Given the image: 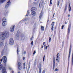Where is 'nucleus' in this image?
<instances>
[{
    "label": "nucleus",
    "mask_w": 73,
    "mask_h": 73,
    "mask_svg": "<svg viewBox=\"0 0 73 73\" xmlns=\"http://www.w3.org/2000/svg\"><path fill=\"white\" fill-rule=\"evenodd\" d=\"M9 35V32H6L5 33H0V39L2 40H4L5 37H8Z\"/></svg>",
    "instance_id": "1"
},
{
    "label": "nucleus",
    "mask_w": 73,
    "mask_h": 73,
    "mask_svg": "<svg viewBox=\"0 0 73 73\" xmlns=\"http://www.w3.org/2000/svg\"><path fill=\"white\" fill-rule=\"evenodd\" d=\"M7 48L5 46L2 49V50L1 51V56H3L4 54L7 55L8 54V51H7Z\"/></svg>",
    "instance_id": "2"
},
{
    "label": "nucleus",
    "mask_w": 73,
    "mask_h": 73,
    "mask_svg": "<svg viewBox=\"0 0 73 73\" xmlns=\"http://www.w3.org/2000/svg\"><path fill=\"white\" fill-rule=\"evenodd\" d=\"M2 70V73H7L5 67L3 66V64L0 65V70Z\"/></svg>",
    "instance_id": "3"
},
{
    "label": "nucleus",
    "mask_w": 73,
    "mask_h": 73,
    "mask_svg": "<svg viewBox=\"0 0 73 73\" xmlns=\"http://www.w3.org/2000/svg\"><path fill=\"white\" fill-rule=\"evenodd\" d=\"M31 11L32 12V15L33 16H35L36 15V12L35 11H37V8L36 7H32L31 9Z\"/></svg>",
    "instance_id": "4"
},
{
    "label": "nucleus",
    "mask_w": 73,
    "mask_h": 73,
    "mask_svg": "<svg viewBox=\"0 0 73 73\" xmlns=\"http://www.w3.org/2000/svg\"><path fill=\"white\" fill-rule=\"evenodd\" d=\"M71 27V23H69V25L68 27V31L67 35L69 36V33H70V27Z\"/></svg>",
    "instance_id": "5"
},
{
    "label": "nucleus",
    "mask_w": 73,
    "mask_h": 73,
    "mask_svg": "<svg viewBox=\"0 0 73 73\" xmlns=\"http://www.w3.org/2000/svg\"><path fill=\"white\" fill-rule=\"evenodd\" d=\"M11 4V2H10V0H9L5 5V8H8L9 7V4Z\"/></svg>",
    "instance_id": "6"
},
{
    "label": "nucleus",
    "mask_w": 73,
    "mask_h": 73,
    "mask_svg": "<svg viewBox=\"0 0 73 73\" xmlns=\"http://www.w3.org/2000/svg\"><path fill=\"white\" fill-rule=\"evenodd\" d=\"M72 50V45L70 44V46L69 50V53L68 54V60L70 58V53H71V51Z\"/></svg>",
    "instance_id": "7"
},
{
    "label": "nucleus",
    "mask_w": 73,
    "mask_h": 73,
    "mask_svg": "<svg viewBox=\"0 0 73 73\" xmlns=\"http://www.w3.org/2000/svg\"><path fill=\"white\" fill-rule=\"evenodd\" d=\"M18 69L19 70H21L22 69V66H21V63L20 62H19L18 64Z\"/></svg>",
    "instance_id": "8"
},
{
    "label": "nucleus",
    "mask_w": 73,
    "mask_h": 73,
    "mask_svg": "<svg viewBox=\"0 0 73 73\" xmlns=\"http://www.w3.org/2000/svg\"><path fill=\"white\" fill-rule=\"evenodd\" d=\"M9 43L10 45H13L14 43V41L13 38H11L9 40Z\"/></svg>",
    "instance_id": "9"
},
{
    "label": "nucleus",
    "mask_w": 73,
    "mask_h": 73,
    "mask_svg": "<svg viewBox=\"0 0 73 73\" xmlns=\"http://www.w3.org/2000/svg\"><path fill=\"white\" fill-rule=\"evenodd\" d=\"M2 59L3 62L4 63H5L7 61V57L5 56L2 58Z\"/></svg>",
    "instance_id": "10"
},
{
    "label": "nucleus",
    "mask_w": 73,
    "mask_h": 73,
    "mask_svg": "<svg viewBox=\"0 0 73 73\" xmlns=\"http://www.w3.org/2000/svg\"><path fill=\"white\" fill-rule=\"evenodd\" d=\"M41 64L40 63H39L38 68H39V73H41Z\"/></svg>",
    "instance_id": "11"
},
{
    "label": "nucleus",
    "mask_w": 73,
    "mask_h": 73,
    "mask_svg": "<svg viewBox=\"0 0 73 73\" xmlns=\"http://www.w3.org/2000/svg\"><path fill=\"white\" fill-rule=\"evenodd\" d=\"M21 40H24L25 39V36H24V34H22L21 35Z\"/></svg>",
    "instance_id": "12"
},
{
    "label": "nucleus",
    "mask_w": 73,
    "mask_h": 73,
    "mask_svg": "<svg viewBox=\"0 0 73 73\" xmlns=\"http://www.w3.org/2000/svg\"><path fill=\"white\" fill-rule=\"evenodd\" d=\"M15 27V26L14 25L11 27L10 29V32H13L14 31V28Z\"/></svg>",
    "instance_id": "13"
},
{
    "label": "nucleus",
    "mask_w": 73,
    "mask_h": 73,
    "mask_svg": "<svg viewBox=\"0 0 73 73\" xmlns=\"http://www.w3.org/2000/svg\"><path fill=\"white\" fill-rule=\"evenodd\" d=\"M7 21H3V23H2V25L3 26H5V25H7Z\"/></svg>",
    "instance_id": "14"
},
{
    "label": "nucleus",
    "mask_w": 73,
    "mask_h": 73,
    "mask_svg": "<svg viewBox=\"0 0 73 73\" xmlns=\"http://www.w3.org/2000/svg\"><path fill=\"white\" fill-rule=\"evenodd\" d=\"M20 35V32L19 30H18L17 32V36L18 37H19Z\"/></svg>",
    "instance_id": "15"
},
{
    "label": "nucleus",
    "mask_w": 73,
    "mask_h": 73,
    "mask_svg": "<svg viewBox=\"0 0 73 73\" xmlns=\"http://www.w3.org/2000/svg\"><path fill=\"white\" fill-rule=\"evenodd\" d=\"M55 66V60H53V69H54Z\"/></svg>",
    "instance_id": "16"
},
{
    "label": "nucleus",
    "mask_w": 73,
    "mask_h": 73,
    "mask_svg": "<svg viewBox=\"0 0 73 73\" xmlns=\"http://www.w3.org/2000/svg\"><path fill=\"white\" fill-rule=\"evenodd\" d=\"M43 14V13L42 11L41 12V13H40V16H39L40 20H41V17H42V16Z\"/></svg>",
    "instance_id": "17"
},
{
    "label": "nucleus",
    "mask_w": 73,
    "mask_h": 73,
    "mask_svg": "<svg viewBox=\"0 0 73 73\" xmlns=\"http://www.w3.org/2000/svg\"><path fill=\"white\" fill-rule=\"evenodd\" d=\"M70 3L69 6H68V8L69 9V12H70L71 10L72 9V7H70Z\"/></svg>",
    "instance_id": "18"
},
{
    "label": "nucleus",
    "mask_w": 73,
    "mask_h": 73,
    "mask_svg": "<svg viewBox=\"0 0 73 73\" xmlns=\"http://www.w3.org/2000/svg\"><path fill=\"white\" fill-rule=\"evenodd\" d=\"M36 64H37V59H35L34 61V66H36Z\"/></svg>",
    "instance_id": "19"
},
{
    "label": "nucleus",
    "mask_w": 73,
    "mask_h": 73,
    "mask_svg": "<svg viewBox=\"0 0 73 73\" xmlns=\"http://www.w3.org/2000/svg\"><path fill=\"white\" fill-rule=\"evenodd\" d=\"M67 5H66L65 6V9H64V13H65V12H66V10H67Z\"/></svg>",
    "instance_id": "20"
},
{
    "label": "nucleus",
    "mask_w": 73,
    "mask_h": 73,
    "mask_svg": "<svg viewBox=\"0 0 73 73\" xmlns=\"http://www.w3.org/2000/svg\"><path fill=\"white\" fill-rule=\"evenodd\" d=\"M73 65V53H72V65Z\"/></svg>",
    "instance_id": "21"
},
{
    "label": "nucleus",
    "mask_w": 73,
    "mask_h": 73,
    "mask_svg": "<svg viewBox=\"0 0 73 73\" xmlns=\"http://www.w3.org/2000/svg\"><path fill=\"white\" fill-rule=\"evenodd\" d=\"M41 31H44V27L43 26H42L41 27Z\"/></svg>",
    "instance_id": "22"
},
{
    "label": "nucleus",
    "mask_w": 73,
    "mask_h": 73,
    "mask_svg": "<svg viewBox=\"0 0 73 73\" xmlns=\"http://www.w3.org/2000/svg\"><path fill=\"white\" fill-rule=\"evenodd\" d=\"M19 47H17V54L18 55H19Z\"/></svg>",
    "instance_id": "23"
},
{
    "label": "nucleus",
    "mask_w": 73,
    "mask_h": 73,
    "mask_svg": "<svg viewBox=\"0 0 73 73\" xmlns=\"http://www.w3.org/2000/svg\"><path fill=\"white\" fill-rule=\"evenodd\" d=\"M31 62L30 61H29V64H28V66H29V69L30 68V67L31 66Z\"/></svg>",
    "instance_id": "24"
},
{
    "label": "nucleus",
    "mask_w": 73,
    "mask_h": 73,
    "mask_svg": "<svg viewBox=\"0 0 73 73\" xmlns=\"http://www.w3.org/2000/svg\"><path fill=\"white\" fill-rule=\"evenodd\" d=\"M29 10H28L27 12V13L26 14V16H28V15H29Z\"/></svg>",
    "instance_id": "25"
},
{
    "label": "nucleus",
    "mask_w": 73,
    "mask_h": 73,
    "mask_svg": "<svg viewBox=\"0 0 73 73\" xmlns=\"http://www.w3.org/2000/svg\"><path fill=\"white\" fill-rule=\"evenodd\" d=\"M6 0H1L0 1V2L1 3H4L5 1Z\"/></svg>",
    "instance_id": "26"
},
{
    "label": "nucleus",
    "mask_w": 73,
    "mask_h": 73,
    "mask_svg": "<svg viewBox=\"0 0 73 73\" xmlns=\"http://www.w3.org/2000/svg\"><path fill=\"white\" fill-rule=\"evenodd\" d=\"M3 45V43L2 42H1L0 43V47H1V46H2Z\"/></svg>",
    "instance_id": "27"
},
{
    "label": "nucleus",
    "mask_w": 73,
    "mask_h": 73,
    "mask_svg": "<svg viewBox=\"0 0 73 73\" xmlns=\"http://www.w3.org/2000/svg\"><path fill=\"white\" fill-rule=\"evenodd\" d=\"M6 20V19L5 18H3L2 19V21H5Z\"/></svg>",
    "instance_id": "28"
},
{
    "label": "nucleus",
    "mask_w": 73,
    "mask_h": 73,
    "mask_svg": "<svg viewBox=\"0 0 73 73\" xmlns=\"http://www.w3.org/2000/svg\"><path fill=\"white\" fill-rule=\"evenodd\" d=\"M51 40H52V38H50V37H49V42H50V41H51Z\"/></svg>",
    "instance_id": "29"
},
{
    "label": "nucleus",
    "mask_w": 73,
    "mask_h": 73,
    "mask_svg": "<svg viewBox=\"0 0 73 73\" xmlns=\"http://www.w3.org/2000/svg\"><path fill=\"white\" fill-rule=\"evenodd\" d=\"M54 22H53L52 23V24H51L52 26H54Z\"/></svg>",
    "instance_id": "30"
},
{
    "label": "nucleus",
    "mask_w": 73,
    "mask_h": 73,
    "mask_svg": "<svg viewBox=\"0 0 73 73\" xmlns=\"http://www.w3.org/2000/svg\"><path fill=\"white\" fill-rule=\"evenodd\" d=\"M52 0H50V4H52Z\"/></svg>",
    "instance_id": "31"
},
{
    "label": "nucleus",
    "mask_w": 73,
    "mask_h": 73,
    "mask_svg": "<svg viewBox=\"0 0 73 73\" xmlns=\"http://www.w3.org/2000/svg\"><path fill=\"white\" fill-rule=\"evenodd\" d=\"M45 56L44 55L43 56V61H44V60H45Z\"/></svg>",
    "instance_id": "32"
},
{
    "label": "nucleus",
    "mask_w": 73,
    "mask_h": 73,
    "mask_svg": "<svg viewBox=\"0 0 73 73\" xmlns=\"http://www.w3.org/2000/svg\"><path fill=\"white\" fill-rule=\"evenodd\" d=\"M6 63H5L4 64V66H4L5 67V68L6 69Z\"/></svg>",
    "instance_id": "33"
},
{
    "label": "nucleus",
    "mask_w": 73,
    "mask_h": 73,
    "mask_svg": "<svg viewBox=\"0 0 73 73\" xmlns=\"http://www.w3.org/2000/svg\"><path fill=\"white\" fill-rule=\"evenodd\" d=\"M59 4H60V1H58V3H57V5H58V6L59 5Z\"/></svg>",
    "instance_id": "34"
},
{
    "label": "nucleus",
    "mask_w": 73,
    "mask_h": 73,
    "mask_svg": "<svg viewBox=\"0 0 73 73\" xmlns=\"http://www.w3.org/2000/svg\"><path fill=\"white\" fill-rule=\"evenodd\" d=\"M53 28H54L53 26H52V27L51 29V30H52V31L53 30Z\"/></svg>",
    "instance_id": "35"
},
{
    "label": "nucleus",
    "mask_w": 73,
    "mask_h": 73,
    "mask_svg": "<svg viewBox=\"0 0 73 73\" xmlns=\"http://www.w3.org/2000/svg\"><path fill=\"white\" fill-rule=\"evenodd\" d=\"M64 25H62V29H64Z\"/></svg>",
    "instance_id": "36"
},
{
    "label": "nucleus",
    "mask_w": 73,
    "mask_h": 73,
    "mask_svg": "<svg viewBox=\"0 0 73 73\" xmlns=\"http://www.w3.org/2000/svg\"><path fill=\"white\" fill-rule=\"evenodd\" d=\"M55 71H58L59 70H58V69L56 68L55 69Z\"/></svg>",
    "instance_id": "37"
},
{
    "label": "nucleus",
    "mask_w": 73,
    "mask_h": 73,
    "mask_svg": "<svg viewBox=\"0 0 73 73\" xmlns=\"http://www.w3.org/2000/svg\"><path fill=\"white\" fill-rule=\"evenodd\" d=\"M32 46H33V41H32L31 42Z\"/></svg>",
    "instance_id": "38"
},
{
    "label": "nucleus",
    "mask_w": 73,
    "mask_h": 73,
    "mask_svg": "<svg viewBox=\"0 0 73 73\" xmlns=\"http://www.w3.org/2000/svg\"><path fill=\"white\" fill-rule=\"evenodd\" d=\"M45 73V71L44 70H43L42 73Z\"/></svg>",
    "instance_id": "39"
},
{
    "label": "nucleus",
    "mask_w": 73,
    "mask_h": 73,
    "mask_svg": "<svg viewBox=\"0 0 73 73\" xmlns=\"http://www.w3.org/2000/svg\"><path fill=\"white\" fill-rule=\"evenodd\" d=\"M23 69H25V66H23Z\"/></svg>",
    "instance_id": "40"
},
{
    "label": "nucleus",
    "mask_w": 73,
    "mask_h": 73,
    "mask_svg": "<svg viewBox=\"0 0 73 73\" xmlns=\"http://www.w3.org/2000/svg\"><path fill=\"white\" fill-rule=\"evenodd\" d=\"M36 53V51H34V52L33 53V54H35Z\"/></svg>",
    "instance_id": "41"
},
{
    "label": "nucleus",
    "mask_w": 73,
    "mask_h": 73,
    "mask_svg": "<svg viewBox=\"0 0 73 73\" xmlns=\"http://www.w3.org/2000/svg\"><path fill=\"white\" fill-rule=\"evenodd\" d=\"M53 60H55V57H54V56H53Z\"/></svg>",
    "instance_id": "42"
},
{
    "label": "nucleus",
    "mask_w": 73,
    "mask_h": 73,
    "mask_svg": "<svg viewBox=\"0 0 73 73\" xmlns=\"http://www.w3.org/2000/svg\"><path fill=\"white\" fill-rule=\"evenodd\" d=\"M33 38V37H31V38L30 40H31V41H32V40Z\"/></svg>",
    "instance_id": "43"
},
{
    "label": "nucleus",
    "mask_w": 73,
    "mask_h": 73,
    "mask_svg": "<svg viewBox=\"0 0 73 73\" xmlns=\"http://www.w3.org/2000/svg\"><path fill=\"white\" fill-rule=\"evenodd\" d=\"M70 14H69L68 15V17H70Z\"/></svg>",
    "instance_id": "44"
},
{
    "label": "nucleus",
    "mask_w": 73,
    "mask_h": 73,
    "mask_svg": "<svg viewBox=\"0 0 73 73\" xmlns=\"http://www.w3.org/2000/svg\"><path fill=\"white\" fill-rule=\"evenodd\" d=\"M23 66H25V63H23Z\"/></svg>",
    "instance_id": "45"
},
{
    "label": "nucleus",
    "mask_w": 73,
    "mask_h": 73,
    "mask_svg": "<svg viewBox=\"0 0 73 73\" xmlns=\"http://www.w3.org/2000/svg\"><path fill=\"white\" fill-rule=\"evenodd\" d=\"M26 53V52H25V51H24V54H25Z\"/></svg>",
    "instance_id": "46"
},
{
    "label": "nucleus",
    "mask_w": 73,
    "mask_h": 73,
    "mask_svg": "<svg viewBox=\"0 0 73 73\" xmlns=\"http://www.w3.org/2000/svg\"><path fill=\"white\" fill-rule=\"evenodd\" d=\"M45 42H43V45H45Z\"/></svg>",
    "instance_id": "47"
},
{
    "label": "nucleus",
    "mask_w": 73,
    "mask_h": 73,
    "mask_svg": "<svg viewBox=\"0 0 73 73\" xmlns=\"http://www.w3.org/2000/svg\"><path fill=\"white\" fill-rule=\"evenodd\" d=\"M0 61H1V62H2V61H3V60H2V59H1L0 60Z\"/></svg>",
    "instance_id": "48"
},
{
    "label": "nucleus",
    "mask_w": 73,
    "mask_h": 73,
    "mask_svg": "<svg viewBox=\"0 0 73 73\" xmlns=\"http://www.w3.org/2000/svg\"><path fill=\"white\" fill-rule=\"evenodd\" d=\"M59 54V53H58L57 54V55H56V56H58V54Z\"/></svg>",
    "instance_id": "49"
},
{
    "label": "nucleus",
    "mask_w": 73,
    "mask_h": 73,
    "mask_svg": "<svg viewBox=\"0 0 73 73\" xmlns=\"http://www.w3.org/2000/svg\"><path fill=\"white\" fill-rule=\"evenodd\" d=\"M25 59V57H24L23 58V60H24Z\"/></svg>",
    "instance_id": "50"
},
{
    "label": "nucleus",
    "mask_w": 73,
    "mask_h": 73,
    "mask_svg": "<svg viewBox=\"0 0 73 73\" xmlns=\"http://www.w3.org/2000/svg\"><path fill=\"white\" fill-rule=\"evenodd\" d=\"M54 15H53V17H52V18H53V17H54Z\"/></svg>",
    "instance_id": "51"
},
{
    "label": "nucleus",
    "mask_w": 73,
    "mask_h": 73,
    "mask_svg": "<svg viewBox=\"0 0 73 73\" xmlns=\"http://www.w3.org/2000/svg\"><path fill=\"white\" fill-rule=\"evenodd\" d=\"M57 58H58V57H58V56H57Z\"/></svg>",
    "instance_id": "52"
},
{
    "label": "nucleus",
    "mask_w": 73,
    "mask_h": 73,
    "mask_svg": "<svg viewBox=\"0 0 73 73\" xmlns=\"http://www.w3.org/2000/svg\"><path fill=\"white\" fill-rule=\"evenodd\" d=\"M65 24H67V23H66V22H65Z\"/></svg>",
    "instance_id": "53"
},
{
    "label": "nucleus",
    "mask_w": 73,
    "mask_h": 73,
    "mask_svg": "<svg viewBox=\"0 0 73 73\" xmlns=\"http://www.w3.org/2000/svg\"><path fill=\"white\" fill-rule=\"evenodd\" d=\"M41 48H43V46H42Z\"/></svg>",
    "instance_id": "54"
},
{
    "label": "nucleus",
    "mask_w": 73,
    "mask_h": 73,
    "mask_svg": "<svg viewBox=\"0 0 73 73\" xmlns=\"http://www.w3.org/2000/svg\"><path fill=\"white\" fill-rule=\"evenodd\" d=\"M58 59H56V61H58Z\"/></svg>",
    "instance_id": "55"
},
{
    "label": "nucleus",
    "mask_w": 73,
    "mask_h": 73,
    "mask_svg": "<svg viewBox=\"0 0 73 73\" xmlns=\"http://www.w3.org/2000/svg\"><path fill=\"white\" fill-rule=\"evenodd\" d=\"M49 21V19H48L47 21V23H48V21Z\"/></svg>",
    "instance_id": "56"
},
{
    "label": "nucleus",
    "mask_w": 73,
    "mask_h": 73,
    "mask_svg": "<svg viewBox=\"0 0 73 73\" xmlns=\"http://www.w3.org/2000/svg\"><path fill=\"white\" fill-rule=\"evenodd\" d=\"M44 45V47H45V45Z\"/></svg>",
    "instance_id": "57"
},
{
    "label": "nucleus",
    "mask_w": 73,
    "mask_h": 73,
    "mask_svg": "<svg viewBox=\"0 0 73 73\" xmlns=\"http://www.w3.org/2000/svg\"><path fill=\"white\" fill-rule=\"evenodd\" d=\"M17 73H21L20 72H18Z\"/></svg>",
    "instance_id": "58"
},
{
    "label": "nucleus",
    "mask_w": 73,
    "mask_h": 73,
    "mask_svg": "<svg viewBox=\"0 0 73 73\" xmlns=\"http://www.w3.org/2000/svg\"><path fill=\"white\" fill-rule=\"evenodd\" d=\"M46 48H48V46H46Z\"/></svg>",
    "instance_id": "59"
},
{
    "label": "nucleus",
    "mask_w": 73,
    "mask_h": 73,
    "mask_svg": "<svg viewBox=\"0 0 73 73\" xmlns=\"http://www.w3.org/2000/svg\"><path fill=\"white\" fill-rule=\"evenodd\" d=\"M0 65H2V64H1V62L0 63Z\"/></svg>",
    "instance_id": "60"
},
{
    "label": "nucleus",
    "mask_w": 73,
    "mask_h": 73,
    "mask_svg": "<svg viewBox=\"0 0 73 73\" xmlns=\"http://www.w3.org/2000/svg\"><path fill=\"white\" fill-rule=\"evenodd\" d=\"M46 49H47V48L46 47Z\"/></svg>",
    "instance_id": "61"
},
{
    "label": "nucleus",
    "mask_w": 73,
    "mask_h": 73,
    "mask_svg": "<svg viewBox=\"0 0 73 73\" xmlns=\"http://www.w3.org/2000/svg\"><path fill=\"white\" fill-rule=\"evenodd\" d=\"M39 7H40V4L39 5Z\"/></svg>",
    "instance_id": "62"
},
{
    "label": "nucleus",
    "mask_w": 73,
    "mask_h": 73,
    "mask_svg": "<svg viewBox=\"0 0 73 73\" xmlns=\"http://www.w3.org/2000/svg\"><path fill=\"white\" fill-rule=\"evenodd\" d=\"M22 21H21L20 22H21Z\"/></svg>",
    "instance_id": "63"
},
{
    "label": "nucleus",
    "mask_w": 73,
    "mask_h": 73,
    "mask_svg": "<svg viewBox=\"0 0 73 73\" xmlns=\"http://www.w3.org/2000/svg\"><path fill=\"white\" fill-rule=\"evenodd\" d=\"M9 69H10V70H11V68H9Z\"/></svg>",
    "instance_id": "64"
}]
</instances>
